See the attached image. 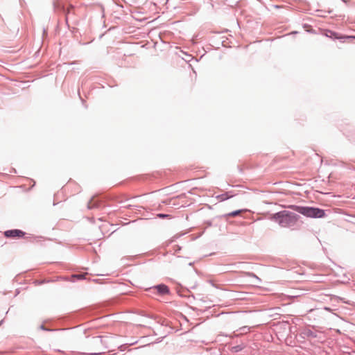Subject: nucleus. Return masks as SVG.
<instances>
[{
	"label": "nucleus",
	"mask_w": 355,
	"mask_h": 355,
	"mask_svg": "<svg viewBox=\"0 0 355 355\" xmlns=\"http://www.w3.org/2000/svg\"><path fill=\"white\" fill-rule=\"evenodd\" d=\"M158 292L161 294H166L168 293V288L165 285H159L157 286Z\"/></svg>",
	"instance_id": "20e7f679"
},
{
	"label": "nucleus",
	"mask_w": 355,
	"mask_h": 355,
	"mask_svg": "<svg viewBox=\"0 0 355 355\" xmlns=\"http://www.w3.org/2000/svg\"><path fill=\"white\" fill-rule=\"evenodd\" d=\"M159 218H165V217H168V215H165V214H158L157 215Z\"/></svg>",
	"instance_id": "9d476101"
},
{
	"label": "nucleus",
	"mask_w": 355,
	"mask_h": 355,
	"mask_svg": "<svg viewBox=\"0 0 355 355\" xmlns=\"http://www.w3.org/2000/svg\"><path fill=\"white\" fill-rule=\"evenodd\" d=\"M73 10V7L72 6H70L68 8H67V13H66V20L67 21L68 18H69V14H70V12L71 10Z\"/></svg>",
	"instance_id": "0eeeda50"
},
{
	"label": "nucleus",
	"mask_w": 355,
	"mask_h": 355,
	"mask_svg": "<svg viewBox=\"0 0 355 355\" xmlns=\"http://www.w3.org/2000/svg\"><path fill=\"white\" fill-rule=\"evenodd\" d=\"M246 329H247V327H243L242 328H241V329L243 331L241 334H246L247 333V331H245Z\"/></svg>",
	"instance_id": "1a4fd4ad"
},
{
	"label": "nucleus",
	"mask_w": 355,
	"mask_h": 355,
	"mask_svg": "<svg viewBox=\"0 0 355 355\" xmlns=\"http://www.w3.org/2000/svg\"><path fill=\"white\" fill-rule=\"evenodd\" d=\"M4 235L6 237H22L24 235V232L19 230H11L6 231Z\"/></svg>",
	"instance_id": "7ed1b4c3"
},
{
	"label": "nucleus",
	"mask_w": 355,
	"mask_h": 355,
	"mask_svg": "<svg viewBox=\"0 0 355 355\" xmlns=\"http://www.w3.org/2000/svg\"><path fill=\"white\" fill-rule=\"evenodd\" d=\"M294 210L307 217L322 218L324 216L322 209L309 207L292 206Z\"/></svg>",
	"instance_id": "f03ea898"
},
{
	"label": "nucleus",
	"mask_w": 355,
	"mask_h": 355,
	"mask_svg": "<svg viewBox=\"0 0 355 355\" xmlns=\"http://www.w3.org/2000/svg\"><path fill=\"white\" fill-rule=\"evenodd\" d=\"M334 37L337 39L344 38L345 37L338 36L336 33L334 34ZM347 38H352L353 37H346Z\"/></svg>",
	"instance_id": "6e6552de"
},
{
	"label": "nucleus",
	"mask_w": 355,
	"mask_h": 355,
	"mask_svg": "<svg viewBox=\"0 0 355 355\" xmlns=\"http://www.w3.org/2000/svg\"><path fill=\"white\" fill-rule=\"evenodd\" d=\"M244 210H236V211H232V212H230V213L227 214V217H234V216H236L239 215Z\"/></svg>",
	"instance_id": "39448f33"
},
{
	"label": "nucleus",
	"mask_w": 355,
	"mask_h": 355,
	"mask_svg": "<svg viewBox=\"0 0 355 355\" xmlns=\"http://www.w3.org/2000/svg\"><path fill=\"white\" fill-rule=\"evenodd\" d=\"M87 273H85V274H80V275H72V278L73 279H84L85 277L87 275Z\"/></svg>",
	"instance_id": "423d86ee"
},
{
	"label": "nucleus",
	"mask_w": 355,
	"mask_h": 355,
	"mask_svg": "<svg viewBox=\"0 0 355 355\" xmlns=\"http://www.w3.org/2000/svg\"><path fill=\"white\" fill-rule=\"evenodd\" d=\"M272 219L283 227H291L295 224L297 216L288 211H282L275 214Z\"/></svg>",
	"instance_id": "f257e3e1"
}]
</instances>
